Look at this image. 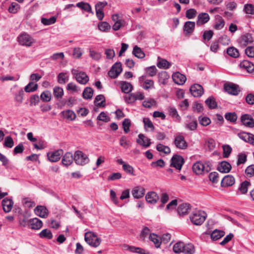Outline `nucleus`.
<instances>
[{
	"label": "nucleus",
	"instance_id": "obj_35",
	"mask_svg": "<svg viewBox=\"0 0 254 254\" xmlns=\"http://www.w3.org/2000/svg\"><path fill=\"white\" fill-rule=\"evenodd\" d=\"M225 235L223 231L215 229L211 234V238L214 241H216L221 238Z\"/></svg>",
	"mask_w": 254,
	"mask_h": 254
},
{
	"label": "nucleus",
	"instance_id": "obj_27",
	"mask_svg": "<svg viewBox=\"0 0 254 254\" xmlns=\"http://www.w3.org/2000/svg\"><path fill=\"white\" fill-rule=\"evenodd\" d=\"M210 17L208 13L205 12L199 13L197 16L196 25L197 26L203 25L207 23Z\"/></svg>",
	"mask_w": 254,
	"mask_h": 254
},
{
	"label": "nucleus",
	"instance_id": "obj_48",
	"mask_svg": "<svg viewBox=\"0 0 254 254\" xmlns=\"http://www.w3.org/2000/svg\"><path fill=\"white\" fill-rule=\"evenodd\" d=\"M89 56L91 58H92L93 60L96 61H99L102 55L101 53L95 51L94 50L90 49L89 50Z\"/></svg>",
	"mask_w": 254,
	"mask_h": 254
},
{
	"label": "nucleus",
	"instance_id": "obj_29",
	"mask_svg": "<svg viewBox=\"0 0 254 254\" xmlns=\"http://www.w3.org/2000/svg\"><path fill=\"white\" fill-rule=\"evenodd\" d=\"M13 205V202L11 199L5 198L2 201V208L3 211L6 213L9 212L11 211Z\"/></svg>",
	"mask_w": 254,
	"mask_h": 254
},
{
	"label": "nucleus",
	"instance_id": "obj_58",
	"mask_svg": "<svg viewBox=\"0 0 254 254\" xmlns=\"http://www.w3.org/2000/svg\"><path fill=\"white\" fill-rule=\"evenodd\" d=\"M156 101L153 99H147L142 102V106L147 108H151L154 105H155Z\"/></svg>",
	"mask_w": 254,
	"mask_h": 254
},
{
	"label": "nucleus",
	"instance_id": "obj_9",
	"mask_svg": "<svg viewBox=\"0 0 254 254\" xmlns=\"http://www.w3.org/2000/svg\"><path fill=\"white\" fill-rule=\"evenodd\" d=\"M253 41L254 39L252 34L249 33L243 34L238 39L239 44L242 47H245L248 45L252 44Z\"/></svg>",
	"mask_w": 254,
	"mask_h": 254
},
{
	"label": "nucleus",
	"instance_id": "obj_3",
	"mask_svg": "<svg viewBox=\"0 0 254 254\" xmlns=\"http://www.w3.org/2000/svg\"><path fill=\"white\" fill-rule=\"evenodd\" d=\"M17 41L20 45L26 47H31L35 42L34 39L26 32H23L18 36Z\"/></svg>",
	"mask_w": 254,
	"mask_h": 254
},
{
	"label": "nucleus",
	"instance_id": "obj_24",
	"mask_svg": "<svg viewBox=\"0 0 254 254\" xmlns=\"http://www.w3.org/2000/svg\"><path fill=\"white\" fill-rule=\"evenodd\" d=\"M235 180L232 175H227L225 176L221 181V185L223 187H228L232 186L234 184Z\"/></svg>",
	"mask_w": 254,
	"mask_h": 254
},
{
	"label": "nucleus",
	"instance_id": "obj_25",
	"mask_svg": "<svg viewBox=\"0 0 254 254\" xmlns=\"http://www.w3.org/2000/svg\"><path fill=\"white\" fill-rule=\"evenodd\" d=\"M232 168L231 164L227 161H222L217 166V170L223 173H227L230 171Z\"/></svg>",
	"mask_w": 254,
	"mask_h": 254
},
{
	"label": "nucleus",
	"instance_id": "obj_56",
	"mask_svg": "<svg viewBox=\"0 0 254 254\" xmlns=\"http://www.w3.org/2000/svg\"><path fill=\"white\" fill-rule=\"evenodd\" d=\"M98 27L99 29L103 32H107L111 28L110 24L105 21L99 22Z\"/></svg>",
	"mask_w": 254,
	"mask_h": 254
},
{
	"label": "nucleus",
	"instance_id": "obj_14",
	"mask_svg": "<svg viewBox=\"0 0 254 254\" xmlns=\"http://www.w3.org/2000/svg\"><path fill=\"white\" fill-rule=\"evenodd\" d=\"M240 68L248 72L254 73V64L247 60H244L239 64Z\"/></svg>",
	"mask_w": 254,
	"mask_h": 254
},
{
	"label": "nucleus",
	"instance_id": "obj_63",
	"mask_svg": "<svg viewBox=\"0 0 254 254\" xmlns=\"http://www.w3.org/2000/svg\"><path fill=\"white\" fill-rule=\"evenodd\" d=\"M225 25V22L224 20L222 17H219L216 22L214 27L216 30H220L223 28Z\"/></svg>",
	"mask_w": 254,
	"mask_h": 254
},
{
	"label": "nucleus",
	"instance_id": "obj_34",
	"mask_svg": "<svg viewBox=\"0 0 254 254\" xmlns=\"http://www.w3.org/2000/svg\"><path fill=\"white\" fill-rule=\"evenodd\" d=\"M95 105L99 107H104L105 106V98L103 95H97L94 100Z\"/></svg>",
	"mask_w": 254,
	"mask_h": 254
},
{
	"label": "nucleus",
	"instance_id": "obj_10",
	"mask_svg": "<svg viewBox=\"0 0 254 254\" xmlns=\"http://www.w3.org/2000/svg\"><path fill=\"white\" fill-rule=\"evenodd\" d=\"M184 163V159L182 156L178 155H174L172 159L170 166L180 171Z\"/></svg>",
	"mask_w": 254,
	"mask_h": 254
},
{
	"label": "nucleus",
	"instance_id": "obj_55",
	"mask_svg": "<svg viewBox=\"0 0 254 254\" xmlns=\"http://www.w3.org/2000/svg\"><path fill=\"white\" fill-rule=\"evenodd\" d=\"M57 18L55 16H52L50 18H42L41 22L45 25H50L54 24L56 22Z\"/></svg>",
	"mask_w": 254,
	"mask_h": 254
},
{
	"label": "nucleus",
	"instance_id": "obj_23",
	"mask_svg": "<svg viewBox=\"0 0 254 254\" xmlns=\"http://www.w3.org/2000/svg\"><path fill=\"white\" fill-rule=\"evenodd\" d=\"M146 201L150 204H155L159 199L158 195L154 191L148 192L145 196Z\"/></svg>",
	"mask_w": 254,
	"mask_h": 254
},
{
	"label": "nucleus",
	"instance_id": "obj_21",
	"mask_svg": "<svg viewBox=\"0 0 254 254\" xmlns=\"http://www.w3.org/2000/svg\"><path fill=\"white\" fill-rule=\"evenodd\" d=\"M35 214L41 218H46L48 215V210L44 206L38 205L34 209Z\"/></svg>",
	"mask_w": 254,
	"mask_h": 254
},
{
	"label": "nucleus",
	"instance_id": "obj_5",
	"mask_svg": "<svg viewBox=\"0 0 254 254\" xmlns=\"http://www.w3.org/2000/svg\"><path fill=\"white\" fill-rule=\"evenodd\" d=\"M85 241L90 246L97 247L101 243V240L92 232H88L85 234Z\"/></svg>",
	"mask_w": 254,
	"mask_h": 254
},
{
	"label": "nucleus",
	"instance_id": "obj_62",
	"mask_svg": "<svg viewBox=\"0 0 254 254\" xmlns=\"http://www.w3.org/2000/svg\"><path fill=\"white\" fill-rule=\"evenodd\" d=\"M223 153V156L224 158H227L229 156L232 152V148L229 145H224L222 146Z\"/></svg>",
	"mask_w": 254,
	"mask_h": 254
},
{
	"label": "nucleus",
	"instance_id": "obj_41",
	"mask_svg": "<svg viewBox=\"0 0 254 254\" xmlns=\"http://www.w3.org/2000/svg\"><path fill=\"white\" fill-rule=\"evenodd\" d=\"M38 84L33 82H30L25 87L24 90L26 92H33L38 89Z\"/></svg>",
	"mask_w": 254,
	"mask_h": 254
},
{
	"label": "nucleus",
	"instance_id": "obj_15",
	"mask_svg": "<svg viewBox=\"0 0 254 254\" xmlns=\"http://www.w3.org/2000/svg\"><path fill=\"white\" fill-rule=\"evenodd\" d=\"M190 90L192 95L195 97H200L203 93V87L198 84L191 86Z\"/></svg>",
	"mask_w": 254,
	"mask_h": 254
},
{
	"label": "nucleus",
	"instance_id": "obj_4",
	"mask_svg": "<svg viewBox=\"0 0 254 254\" xmlns=\"http://www.w3.org/2000/svg\"><path fill=\"white\" fill-rule=\"evenodd\" d=\"M74 161L77 165L84 166L88 164L90 160L87 155L80 150H77L74 153Z\"/></svg>",
	"mask_w": 254,
	"mask_h": 254
},
{
	"label": "nucleus",
	"instance_id": "obj_8",
	"mask_svg": "<svg viewBox=\"0 0 254 254\" xmlns=\"http://www.w3.org/2000/svg\"><path fill=\"white\" fill-rule=\"evenodd\" d=\"M175 146L180 149L185 150L188 147V144L185 139V137L181 134L177 135L174 140Z\"/></svg>",
	"mask_w": 254,
	"mask_h": 254
},
{
	"label": "nucleus",
	"instance_id": "obj_47",
	"mask_svg": "<svg viewBox=\"0 0 254 254\" xmlns=\"http://www.w3.org/2000/svg\"><path fill=\"white\" fill-rule=\"evenodd\" d=\"M93 94V89L90 87H86L84 89L83 92L82 96L84 99H89L92 97Z\"/></svg>",
	"mask_w": 254,
	"mask_h": 254
},
{
	"label": "nucleus",
	"instance_id": "obj_61",
	"mask_svg": "<svg viewBox=\"0 0 254 254\" xmlns=\"http://www.w3.org/2000/svg\"><path fill=\"white\" fill-rule=\"evenodd\" d=\"M3 145L8 148H12L14 145V141L12 137L10 136L5 137Z\"/></svg>",
	"mask_w": 254,
	"mask_h": 254
},
{
	"label": "nucleus",
	"instance_id": "obj_40",
	"mask_svg": "<svg viewBox=\"0 0 254 254\" xmlns=\"http://www.w3.org/2000/svg\"><path fill=\"white\" fill-rule=\"evenodd\" d=\"M64 90L62 87L56 86L53 89V94L57 99L62 98L64 95Z\"/></svg>",
	"mask_w": 254,
	"mask_h": 254
},
{
	"label": "nucleus",
	"instance_id": "obj_31",
	"mask_svg": "<svg viewBox=\"0 0 254 254\" xmlns=\"http://www.w3.org/2000/svg\"><path fill=\"white\" fill-rule=\"evenodd\" d=\"M190 209V205L187 203H182L178 207V212L180 215H184L188 213Z\"/></svg>",
	"mask_w": 254,
	"mask_h": 254
},
{
	"label": "nucleus",
	"instance_id": "obj_46",
	"mask_svg": "<svg viewBox=\"0 0 254 254\" xmlns=\"http://www.w3.org/2000/svg\"><path fill=\"white\" fill-rule=\"evenodd\" d=\"M227 53L229 56L233 58H237L239 56L238 50L233 47L228 48L227 49Z\"/></svg>",
	"mask_w": 254,
	"mask_h": 254
},
{
	"label": "nucleus",
	"instance_id": "obj_51",
	"mask_svg": "<svg viewBox=\"0 0 254 254\" xmlns=\"http://www.w3.org/2000/svg\"><path fill=\"white\" fill-rule=\"evenodd\" d=\"M58 81L60 84H64L67 82L69 77L65 73L61 72L58 75Z\"/></svg>",
	"mask_w": 254,
	"mask_h": 254
},
{
	"label": "nucleus",
	"instance_id": "obj_19",
	"mask_svg": "<svg viewBox=\"0 0 254 254\" xmlns=\"http://www.w3.org/2000/svg\"><path fill=\"white\" fill-rule=\"evenodd\" d=\"M172 79L174 82L178 85H183L186 81V76L179 72H176L173 74Z\"/></svg>",
	"mask_w": 254,
	"mask_h": 254
},
{
	"label": "nucleus",
	"instance_id": "obj_26",
	"mask_svg": "<svg viewBox=\"0 0 254 254\" xmlns=\"http://www.w3.org/2000/svg\"><path fill=\"white\" fill-rule=\"evenodd\" d=\"M189 120L185 123V127L190 130H194L196 129L197 127V123L196 119L193 117H188Z\"/></svg>",
	"mask_w": 254,
	"mask_h": 254
},
{
	"label": "nucleus",
	"instance_id": "obj_54",
	"mask_svg": "<svg viewBox=\"0 0 254 254\" xmlns=\"http://www.w3.org/2000/svg\"><path fill=\"white\" fill-rule=\"evenodd\" d=\"M20 9V5L15 2H12L8 9V11L11 13H16Z\"/></svg>",
	"mask_w": 254,
	"mask_h": 254
},
{
	"label": "nucleus",
	"instance_id": "obj_43",
	"mask_svg": "<svg viewBox=\"0 0 254 254\" xmlns=\"http://www.w3.org/2000/svg\"><path fill=\"white\" fill-rule=\"evenodd\" d=\"M64 118L70 121L74 120L76 118V115L72 111L68 110L62 112Z\"/></svg>",
	"mask_w": 254,
	"mask_h": 254
},
{
	"label": "nucleus",
	"instance_id": "obj_52",
	"mask_svg": "<svg viewBox=\"0 0 254 254\" xmlns=\"http://www.w3.org/2000/svg\"><path fill=\"white\" fill-rule=\"evenodd\" d=\"M41 99L43 102H49L51 100V93L49 91L43 92L40 95Z\"/></svg>",
	"mask_w": 254,
	"mask_h": 254
},
{
	"label": "nucleus",
	"instance_id": "obj_16",
	"mask_svg": "<svg viewBox=\"0 0 254 254\" xmlns=\"http://www.w3.org/2000/svg\"><path fill=\"white\" fill-rule=\"evenodd\" d=\"M145 189L143 187L137 186L133 188L131 190V194L135 199L142 198L145 194Z\"/></svg>",
	"mask_w": 254,
	"mask_h": 254
},
{
	"label": "nucleus",
	"instance_id": "obj_17",
	"mask_svg": "<svg viewBox=\"0 0 254 254\" xmlns=\"http://www.w3.org/2000/svg\"><path fill=\"white\" fill-rule=\"evenodd\" d=\"M123 248L124 250L128 251L132 253H135L140 254H149V252L147 251H146L139 247L130 246L128 245H124L123 246Z\"/></svg>",
	"mask_w": 254,
	"mask_h": 254
},
{
	"label": "nucleus",
	"instance_id": "obj_64",
	"mask_svg": "<svg viewBox=\"0 0 254 254\" xmlns=\"http://www.w3.org/2000/svg\"><path fill=\"white\" fill-rule=\"evenodd\" d=\"M244 11L247 14H254V5L252 4H246L244 5Z\"/></svg>",
	"mask_w": 254,
	"mask_h": 254
},
{
	"label": "nucleus",
	"instance_id": "obj_50",
	"mask_svg": "<svg viewBox=\"0 0 254 254\" xmlns=\"http://www.w3.org/2000/svg\"><path fill=\"white\" fill-rule=\"evenodd\" d=\"M120 145L124 148H127L131 145V143L126 136H122L120 139Z\"/></svg>",
	"mask_w": 254,
	"mask_h": 254
},
{
	"label": "nucleus",
	"instance_id": "obj_18",
	"mask_svg": "<svg viewBox=\"0 0 254 254\" xmlns=\"http://www.w3.org/2000/svg\"><path fill=\"white\" fill-rule=\"evenodd\" d=\"M195 22L188 21L185 22L184 26V32L187 36H189L193 33L195 28Z\"/></svg>",
	"mask_w": 254,
	"mask_h": 254
},
{
	"label": "nucleus",
	"instance_id": "obj_7",
	"mask_svg": "<svg viewBox=\"0 0 254 254\" xmlns=\"http://www.w3.org/2000/svg\"><path fill=\"white\" fill-rule=\"evenodd\" d=\"M224 89L228 94L237 95L240 92L239 86L232 82H227L224 84Z\"/></svg>",
	"mask_w": 254,
	"mask_h": 254
},
{
	"label": "nucleus",
	"instance_id": "obj_38",
	"mask_svg": "<svg viewBox=\"0 0 254 254\" xmlns=\"http://www.w3.org/2000/svg\"><path fill=\"white\" fill-rule=\"evenodd\" d=\"M251 185L250 182L248 181H245L243 182L240 187L238 189V190L240 192L241 194H246L248 191V187Z\"/></svg>",
	"mask_w": 254,
	"mask_h": 254
},
{
	"label": "nucleus",
	"instance_id": "obj_39",
	"mask_svg": "<svg viewBox=\"0 0 254 254\" xmlns=\"http://www.w3.org/2000/svg\"><path fill=\"white\" fill-rule=\"evenodd\" d=\"M149 239L154 244L156 248H158L160 247L161 241L160 240V238L158 236L154 233L150 234L149 236Z\"/></svg>",
	"mask_w": 254,
	"mask_h": 254
},
{
	"label": "nucleus",
	"instance_id": "obj_53",
	"mask_svg": "<svg viewBox=\"0 0 254 254\" xmlns=\"http://www.w3.org/2000/svg\"><path fill=\"white\" fill-rule=\"evenodd\" d=\"M252 134L251 133L243 132L238 133V135L241 139L249 143Z\"/></svg>",
	"mask_w": 254,
	"mask_h": 254
},
{
	"label": "nucleus",
	"instance_id": "obj_45",
	"mask_svg": "<svg viewBox=\"0 0 254 254\" xmlns=\"http://www.w3.org/2000/svg\"><path fill=\"white\" fill-rule=\"evenodd\" d=\"M39 236L41 238L51 239L53 237V235L50 230L45 229L39 233Z\"/></svg>",
	"mask_w": 254,
	"mask_h": 254
},
{
	"label": "nucleus",
	"instance_id": "obj_37",
	"mask_svg": "<svg viewBox=\"0 0 254 254\" xmlns=\"http://www.w3.org/2000/svg\"><path fill=\"white\" fill-rule=\"evenodd\" d=\"M169 78V75L166 71H162L158 74V81L161 84H166Z\"/></svg>",
	"mask_w": 254,
	"mask_h": 254
},
{
	"label": "nucleus",
	"instance_id": "obj_49",
	"mask_svg": "<svg viewBox=\"0 0 254 254\" xmlns=\"http://www.w3.org/2000/svg\"><path fill=\"white\" fill-rule=\"evenodd\" d=\"M205 102L210 109H215L217 107V103L213 97H209Z\"/></svg>",
	"mask_w": 254,
	"mask_h": 254
},
{
	"label": "nucleus",
	"instance_id": "obj_60",
	"mask_svg": "<svg viewBox=\"0 0 254 254\" xmlns=\"http://www.w3.org/2000/svg\"><path fill=\"white\" fill-rule=\"evenodd\" d=\"M184 247V243L183 242H178L176 243L173 246V251L175 253H182Z\"/></svg>",
	"mask_w": 254,
	"mask_h": 254
},
{
	"label": "nucleus",
	"instance_id": "obj_57",
	"mask_svg": "<svg viewBox=\"0 0 254 254\" xmlns=\"http://www.w3.org/2000/svg\"><path fill=\"white\" fill-rule=\"evenodd\" d=\"M123 129L125 133H127L130 131L131 121L128 119H125L122 123Z\"/></svg>",
	"mask_w": 254,
	"mask_h": 254
},
{
	"label": "nucleus",
	"instance_id": "obj_2",
	"mask_svg": "<svg viewBox=\"0 0 254 254\" xmlns=\"http://www.w3.org/2000/svg\"><path fill=\"white\" fill-rule=\"evenodd\" d=\"M211 164L209 162L203 163L198 161L192 166L193 171L196 174H201L203 172L208 173L211 170Z\"/></svg>",
	"mask_w": 254,
	"mask_h": 254
},
{
	"label": "nucleus",
	"instance_id": "obj_42",
	"mask_svg": "<svg viewBox=\"0 0 254 254\" xmlns=\"http://www.w3.org/2000/svg\"><path fill=\"white\" fill-rule=\"evenodd\" d=\"M156 149L160 152L168 154L171 152V149L168 146H165L161 143H158L156 146Z\"/></svg>",
	"mask_w": 254,
	"mask_h": 254
},
{
	"label": "nucleus",
	"instance_id": "obj_12",
	"mask_svg": "<svg viewBox=\"0 0 254 254\" xmlns=\"http://www.w3.org/2000/svg\"><path fill=\"white\" fill-rule=\"evenodd\" d=\"M64 151L62 149L50 152L47 153V157L50 161L52 162H56L58 161L61 156L63 155Z\"/></svg>",
	"mask_w": 254,
	"mask_h": 254
},
{
	"label": "nucleus",
	"instance_id": "obj_1",
	"mask_svg": "<svg viewBox=\"0 0 254 254\" xmlns=\"http://www.w3.org/2000/svg\"><path fill=\"white\" fill-rule=\"evenodd\" d=\"M207 214L205 212L198 210L194 211L190 215V218L194 225H201L205 220Z\"/></svg>",
	"mask_w": 254,
	"mask_h": 254
},
{
	"label": "nucleus",
	"instance_id": "obj_28",
	"mask_svg": "<svg viewBox=\"0 0 254 254\" xmlns=\"http://www.w3.org/2000/svg\"><path fill=\"white\" fill-rule=\"evenodd\" d=\"M74 160V155L70 152H66L63 157L62 162L65 166H68Z\"/></svg>",
	"mask_w": 254,
	"mask_h": 254
},
{
	"label": "nucleus",
	"instance_id": "obj_59",
	"mask_svg": "<svg viewBox=\"0 0 254 254\" xmlns=\"http://www.w3.org/2000/svg\"><path fill=\"white\" fill-rule=\"evenodd\" d=\"M143 122L144 124V128L146 129V128H150L151 130H153L154 127L153 125L152 122L148 118H144L143 119Z\"/></svg>",
	"mask_w": 254,
	"mask_h": 254
},
{
	"label": "nucleus",
	"instance_id": "obj_44",
	"mask_svg": "<svg viewBox=\"0 0 254 254\" xmlns=\"http://www.w3.org/2000/svg\"><path fill=\"white\" fill-rule=\"evenodd\" d=\"M76 6L77 7L85 10L86 12H92L91 7L89 5V4H88V3H86V2L82 1V2L77 3L76 4Z\"/></svg>",
	"mask_w": 254,
	"mask_h": 254
},
{
	"label": "nucleus",
	"instance_id": "obj_11",
	"mask_svg": "<svg viewBox=\"0 0 254 254\" xmlns=\"http://www.w3.org/2000/svg\"><path fill=\"white\" fill-rule=\"evenodd\" d=\"M122 71L121 63H115L108 72V75L112 78H117Z\"/></svg>",
	"mask_w": 254,
	"mask_h": 254
},
{
	"label": "nucleus",
	"instance_id": "obj_33",
	"mask_svg": "<svg viewBox=\"0 0 254 254\" xmlns=\"http://www.w3.org/2000/svg\"><path fill=\"white\" fill-rule=\"evenodd\" d=\"M132 53L135 57L138 59H143L145 56L144 52L140 47L136 45L133 47Z\"/></svg>",
	"mask_w": 254,
	"mask_h": 254
},
{
	"label": "nucleus",
	"instance_id": "obj_6",
	"mask_svg": "<svg viewBox=\"0 0 254 254\" xmlns=\"http://www.w3.org/2000/svg\"><path fill=\"white\" fill-rule=\"evenodd\" d=\"M71 73L73 75V78L81 84H86L89 81V77L84 72L76 69H72Z\"/></svg>",
	"mask_w": 254,
	"mask_h": 254
},
{
	"label": "nucleus",
	"instance_id": "obj_32",
	"mask_svg": "<svg viewBox=\"0 0 254 254\" xmlns=\"http://www.w3.org/2000/svg\"><path fill=\"white\" fill-rule=\"evenodd\" d=\"M157 65L159 68L168 69L171 66V64L166 60L158 57Z\"/></svg>",
	"mask_w": 254,
	"mask_h": 254
},
{
	"label": "nucleus",
	"instance_id": "obj_13",
	"mask_svg": "<svg viewBox=\"0 0 254 254\" xmlns=\"http://www.w3.org/2000/svg\"><path fill=\"white\" fill-rule=\"evenodd\" d=\"M241 121L242 125L246 127L251 128L254 127V120L250 115H243L241 117Z\"/></svg>",
	"mask_w": 254,
	"mask_h": 254
},
{
	"label": "nucleus",
	"instance_id": "obj_20",
	"mask_svg": "<svg viewBox=\"0 0 254 254\" xmlns=\"http://www.w3.org/2000/svg\"><path fill=\"white\" fill-rule=\"evenodd\" d=\"M138 137L136 142L140 145L147 148L151 145L150 139L146 137L143 134H139Z\"/></svg>",
	"mask_w": 254,
	"mask_h": 254
},
{
	"label": "nucleus",
	"instance_id": "obj_36",
	"mask_svg": "<svg viewBox=\"0 0 254 254\" xmlns=\"http://www.w3.org/2000/svg\"><path fill=\"white\" fill-rule=\"evenodd\" d=\"M194 247L191 244H184L182 253L184 254H193L194 253Z\"/></svg>",
	"mask_w": 254,
	"mask_h": 254
},
{
	"label": "nucleus",
	"instance_id": "obj_22",
	"mask_svg": "<svg viewBox=\"0 0 254 254\" xmlns=\"http://www.w3.org/2000/svg\"><path fill=\"white\" fill-rule=\"evenodd\" d=\"M28 224L30 228L33 230H39L43 226L42 221L37 218L30 219L28 221Z\"/></svg>",
	"mask_w": 254,
	"mask_h": 254
},
{
	"label": "nucleus",
	"instance_id": "obj_30",
	"mask_svg": "<svg viewBox=\"0 0 254 254\" xmlns=\"http://www.w3.org/2000/svg\"><path fill=\"white\" fill-rule=\"evenodd\" d=\"M120 87L122 91L125 93H129L133 89L131 84L126 81H121L120 82Z\"/></svg>",
	"mask_w": 254,
	"mask_h": 254
}]
</instances>
